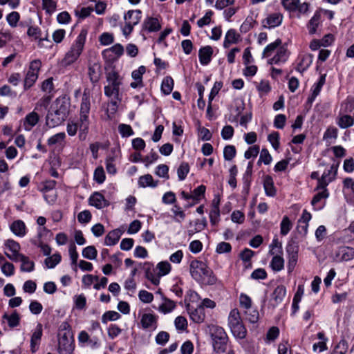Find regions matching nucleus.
Segmentation results:
<instances>
[{"label":"nucleus","mask_w":354,"mask_h":354,"mask_svg":"<svg viewBox=\"0 0 354 354\" xmlns=\"http://www.w3.org/2000/svg\"><path fill=\"white\" fill-rule=\"evenodd\" d=\"M91 109V95L87 89L84 91L82 96L80 118L77 122L69 120L67 123L66 131L70 136H74L79 129V138L84 140L88 131L89 119L88 115Z\"/></svg>","instance_id":"1"},{"label":"nucleus","mask_w":354,"mask_h":354,"mask_svg":"<svg viewBox=\"0 0 354 354\" xmlns=\"http://www.w3.org/2000/svg\"><path fill=\"white\" fill-rule=\"evenodd\" d=\"M70 105V99L66 95L57 97L47 114L46 124L50 127L60 124L67 118Z\"/></svg>","instance_id":"2"},{"label":"nucleus","mask_w":354,"mask_h":354,"mask_svg":"<svg viewBox=\"0 0 354 354\" xmlns=\"http://www.w3.org/2000/svg\"><path fill=\"white\" fill-rule=\"evenodd\" d=\"M189 272L192 277L201 284L212 285L216 279L212 275V271L203 261L192 260L189 264Z\"/></svg>","instance_id":"3"},{"label":"nucleus","mask_w":354,"mask_h":354,"mask_svg":"<svg viewBox=\"0 0 354 354\" xmlns=\"http://www.w3.org/2000/svg\"><path fill=\"white\" fill-rule=\"evenodd\" d=\"M86 36L87 30L82 29L62 59V66L67 67L78 59L84 50Z\"/></svg>","instance_id":"4"},{"label":"nucleus","mask_w":354,"mask_h":354,"mask_svg":"<svg viewBox=\"0 0 354 354\" xmlns=\"http://www.w3.org/2000/svg\"><path fill=\"white\" fill-rule=\"evenodd\" d=\"M58 337V353L59 354H72L75 349L74 337L68 322H64L61 324Z\"/></svg>","instance_id":"5"},{"label":"nucleus","mask_w":354,"mask_h":354,"mask_svg":"<svg viewBox=\"0 0 354 354\" xmlns=\"http://www.w3.org/2000/svg\"><path fill=\"white\" fill-rule=\"evenodd\" d=\"M108 84L104 86V94L111 98V103L116 106L121 101L120 86L122 84V78L115 71H111L106 74Z\"/></svg>","instance_id":"6"},{"label":"nucleus","mask_w":354,"mask_h":354,"mask_svg":"<svg viewBox=\"0 0 354 354\" xmlns=\"http://www.w3.org/2000/svg\"><path fill=\"white\" fill-rule=\"evenodd\" d=\"M209 331L212 339V346L214 351L216 353H223L227 348L228 337L225 330L216 325L208 326Z\"/></svg>","instance_id":"7"},{"label":"nucleus","mask_w":354,"mask_h":354,"mask_svg":"<svg viewBox=\"0 0 354 354\" xmlns=\"http://www.w3.org/2000/svg\"><path fill=\"white\" fill-rule=\"evenodd\" d=\"M227 321L228 326L234 337L242 339L246 337L247 330L238 309L234 308L230 311Z\"/></svg>","instance_id":"8"},{"label":"nucleus","mask_w":354,"mask_h":354,"mask_svg":"<svg viewBox=\"0 0 354 354\" xmlns=\"http://www.w3.org/2000/svg\"><path fill=\"white\" fill-rule=\"evenodd\" d=\"M141 15L142 12L140 10H129L124 14V26L122 29L124 35L128 36L132 32L133 27L140 21Z\"/></svg>","instance_id":"9"},{"label":"nucleus","mask_w":354,"mask_h":354,"mask_svg":"<svg viewBox=\"0 0 354 354\" xmlns=\"http://www.w3.org/2000/svg\"><path fill=\"white\" fill-rule=\"evenodd\" d=\"M41 62L39 59H34L30 63L28 71L24 79V89L32 87L38 78Z\"/></svg>","instance_id":"10"},{"label":"nucleus","mask_w":354,"mask_h":354,"mask_svg":"<svg viewBox=\"0 0 354 354\" xmlns=\"http://www.w3.org/2000/svg\"><path fill=\"white\" fill-rule=\"evenodd\" d=\"M299 247L297 243L293 241L289 242L286 246V252L288 254V271L292 272L295 268L298 260Z\"/></svg>","instance_id":"11"},{"label":"nucleus","mask_w":354,"mask_h":354,"mask_svg":"<svg viewBox=\"0 0 354 354\" xmlns=\"http://www.w3.org/2000/svg\"><path fill=\"white\" fill-rule=\"evenodd\" d=\"M338 165L333 164L329 169L326 170L322 177L318 179L317 187L325 188L327 185L335 180L337 173Z\"/></svg>","instance_id":"12"},{"label":"nucleus","mask_w":354,"mask_h":354,"mask_svg":"<svg viewBox=\"0 0 354 354\" xmlns=\"http://www.w3.org/2000/svg\"><path fill=\"white\" fill-rule=\"evenodd\" d=\"M283 16L280 12H273L269 14L266 19L262 21V26L265 28H274L279 26L283 21Z\"/></svg>","instance_id":"13"},{"label":"nucleus","mask_w":354,"mask_h":354,"mask_svg":"<svg viewBox=\"0 0 354 354\" xmlns=\"http://www.w3.org/2000/svg\"><path fill=\"white\" fill-rule=\"evenodd\" d=\"M90 205L97 209H102L109 205V202L105 199L104 196L98 192H94L88 198Z\"/></svg>","instance_id":"14"},{"label":"nucleus","mask_w":354,"mask_h":354,"mask_svg":"<svg viewBox=\"0 0 354 354\" xmlns=\"http://www.w3.org/2000/svg\"><path fill=\"white\" fill-rule=\"evenodd\" d=\"M142 328L145 330H156L157 328V317L151 313H145L140 319Z\"/></svg>","instance_id":"15"},{"label":"nucleus","mask_w":354,"mask_h":354,"mask_svg":"<svg viewBox=\"0 0 354 354\" xmlns=\"http://www.w3.org/2000/svg\"><path fill=\"white\" fill-rule=\"evenodd\" d=\"M335 257L337 261H348L354 259V248L347 246H342L338 248Z\"/></svg>","instance_id":"16"},{"label":"nucleus","mask_w":354,"mask_h":354,"mask_svg":"<svg viewBox=\"0 0 354 354\" xmlns=\"http://www.w3.org/2000/svg\"><path fill=\"white\" fill-rule=\"evenodd\" d=\"M146 72V68L144 66H140L137 70L133 71L131 73V77L134 82H131L130 86L133 88L138 87H143L142 75Z\"/></svg>","instance_id":"17"},{"label":"nucleus","mask_w":354,"mask_h":354,"mask_svg":"<svg viewBox=\"0 0 354 354\" xmlns=\"http://www.w3.org/2000/svg\"><path fill=\"white\" fill-rule=\"evenodd\" d=\"M190 319L195 323H203L205 319V311L203 306H198L196 308H188Z\"/></svg>","instance_id":"18"},{"label":"nucleus","mask_w":354,"mask_h":354,"mask_svg":"<svg viewBox=\"0 0 354 354\" xmlns=\"http://www.w3.org/2000/svg\"><path fill=\"white\" fill-rule=\"evenodd\" d=\"M101 74L102 67L99 63L95 62L88 65V75L92 83H97L100 79Z\"/></svg>","instance_id":"19"},{"label":"nucleus","mask_w":354,"mask_h":354,"mask_svg":"<svg viewBox=\"0 0 354 354\" xmlns=\"http://www.w3.org/2000/svg\"><path fill=\"white\" fill-rule=\"evenodd\" d=\"M288 55L287 49L284 46H279L276 55L268 60L269 64H278L281 62L283 63L288 59Z\"/></svg>","instance_id":"20"},{"label":"nucleus","mask_w":354,"mask_h":354,"mask_svg":"<svg viewBox=\"0 0 354 354\" xmlns=\"http://www.w3.org/2000/svg\"><path fill=\"white\" fill-rule=\"evenodd\" d=\"M10 228L12 232L19 237H24L27 232L26 224L21 220L13 221L10 225Z\"/></svg>","instance_id":"21"},{"label":"nucleus","mask_w":354,"mask_h":354,"mask_svg":"<svg viewBox=\"0 0 354 354\" xmlns=\"http://www.w3.org/2000/svg\"><path fill=\"white\" fill-rule=\"evenodd\" d=\"M145 277L147 279L151 281L153 285H158L160 283L159 277L156 272V269L150 263H145Z\"/></svg>","instance_id":"22"},{"label":"nucleus","mask_w":354,"mask_h":354,"mask_svg":"<svg viewBox=\"0 0 354 354\" xmlns=\"http://www.w3.org/2000/svg\"><path fill=\"white\" fill-rule=\"evenodd\" d=\"M5 246L10 251L12 252V254H6L7 255V257L11 259V260H17V257L21 255V254H19V250L20 249V245L19 244L14 241V240H12V239H8L7 240L6 242H5Z\"/></svg>","instance_id":"23"},{"label":"nucleus","mask_w":354,"mask_h":354,"mask_svg":"<svg viewBox=\"0 0 354 354\" xmlns=\"http://www.w3.org/2000/svg\"><path fill=\"white\" fill-rule=\"evenodd\" d=\"M213 54V49L210 46L201 48L198 52L199 60L202 65L208 64Z\"/></svg>","instance_id":"24"},{"label":"nucleus","mask_w":354,"mask_h":354,"mask_svg":"<svg viewBox=\"0 0 354 354\" xmlns=\"http://www.w3.org/2000/svg\"><path fill=\"white\" fill-rule=\"evenodd\" d=\"M158 181L154 180L153 176L151 174H145L141 176L138 181V186L140 187H151L155 188L158 186Z\"/></svg>","instance_id":"25"},{"label":"nucleus","mask_w":354,"mask_h":354,"mask_svg":"<svg viewBox=\"0 0 354 354\" xmlns=\"http://www.w3.org/2000/svg\"><path fill=\"white\" fill-rule=\"evenodd\" d=\"M286 295V288L284 286L280 285L277 286L271 295L272 300L274 301V305L277 306L281 303Z\"/></svg>","instance_id":"26"},{"label":"nucleus","mask_w":354,"mask_h":354,"mask_svg":"<svg viewBox=\"0 0 354 354\" xmlns=\"http://www.w3.org/2000/svg\"><path fill=\"white\" fill-rule=\"evenodd\" d=\"M2 318L3 320L7 321L8 325L10 328H15L18 326L21 319L19 314L16 310L13 311L10 315L5 313L2 316Z\"/></svg>","instance_id":"27"},{"label":"nucleus","mask_w":354,"mask_h":354,"mask_svg":"<svg viewBox=\"0 0 354 354\" xmlns=\"http://www.w3.org/2000/svg\"><path fill=\"white\" fill-rule=\"evenodd\" d=\"M143 27L149 32H156L161 28V25L157 18L147 17L144 21Z\"/></svg>","instance_id":"28"},{"label":"nucleus","mask_w":354,"mask_h":354,"mask_svg":"<svg viewBox=\"0 0 354 354\" xmlns=\"http://www.w3.org/2000/svg\"><path fill=\"white\" fill-rule=\"evenodd\" d=\"M239 35L236 33V30L234 29L229 30L225 36V39L223 41V47L225 48H227L230 45L236 44L239 41Z\"/></svg>","instance_id":"29"},{"label":"nucleus","mask_w":354,"mask_h":354,"mask_svg":"<svg viewBox=\"0 0 354 354\" xmlns=\"http://www.w3.org/2000/svg\"><path fill=\"white\" fill-rule=\"evenodd\" d=\"M121 235L122 232L118 229L111 231L105 237V245L109 246L115 245L118 242Z\"/></svg>","instance_id":"30"},{"label":"nucleus","mask_w":354,"mask_h":354,"mask_svg":"<svg viewBox=\"0 0 354 354\" xmlns=\"http://www.w3.org/2000/svg\"><path fill=\"white\" fill-rule=\"evenodd\" d=\"M176 306V303L165 297H162V302L159 306L158 310L159 312L167 314L171 313Z\"/></svg>","instance_id":"31"},{"label":"nucleus","mask_w":354,"mask_h":354,"mask_svg":"<svg viewBox=\"0 0 354 354\" xmlns=\"http://www.w3.org/2000/svg\"><path fill=\"white\" fill-rule=\"evenodd\" d=\"M317 338L320 340L319 342L315 343L313 346L314 352H322L327 350L326 342L328 339L325 337L323 332L317 333Z\"/></svg>","instance_id":"32"},{"label":"nucleus","mask_w":354,"mask_h":354,"mask_svg":"<svg viewBox=\"0 0 354 354\" xmlns=\"http://www.w3.org/2000/svg\"><path fill=\"white\" fill-rule=\"evenodd\" d=\"M39 121V116L37 113L32 111L28 113L24 120V126L26 131H30Z\"/></svg>","instance_id":"33"},{"label":"nucleus","mask_w":354,"mask_h":354,"mask_svg":"<svg viewBox=\"0 0 354 354\" xmlns=\"http://www.w3.org/2000/svg\"><path fill=\"white\" fill-rule=\"evenodd\" d=\"M16 261H20L21 262V270L22 271L29 272L34 270V262L24 254L19 255Z\"/></svg>","instance_id":"34"},{"label":"nucleus","mask_w":354,"mask_h":354,"mask_svg":"<svg viewBox=\"0 0 354 354\" xmlns=\"http://www.w3.org/2000/svg\"><path fill=\"white\" fill-rule=\"evenodd\" d=\"M263 187L266 194L268 196H274L276 194V189L274 186L273 180L271 176H266L263 180Z\"/></svg>","instance_id":"35"},{"label":"nucleus","mask_w":354,"mask_h":354,"mask_svg":"<svg viewBox=\"0 0 354 354\" xmlns=\"http://www.w3.org/2000/svg\"><path fill=\"white\" fill-rule=\"evenodd\" d=\"M321 15L319 12H315L313 17L310 19L307 28L310 35H314L317 32V28L319 24Z\"/></svg>","instance_id":"36"},{"label":"nucleus","mask_w":354,"mask_h":354,"mask_svg":"<svg viewBox=\"0 0 354 354\" xmlns=\"http://www.w3.org/2000/svg\"><path fill=\"white\" fill-rule=\"evenodd\" d=\"M245 319L249 322L255 324L259 319V314L257 309L250 307L244 310Z\"/></svg>","instance_id":"37"},{"label":"nucleus","mask_w":354,"mask_h":354,"mask_svg":"<svg viewBox=\"0 0 354 354\" xmlns=\"http://www.w3.org/2000/svg\"><path fill=\"white\" fill-rule=\"evenodd\" d=\"M326 80V75L320 76L318 82H315L312 86V96L310 98L311 101H313L315 97L319 94L322 86H324Z\"/></svg>","instance_id":"38"},{"label":"nucleus","mask_w":354,"mask_h":354,"mask_svg":"<svg viewBox=\"0 0 354 354\" xmlns=\"http://www.w3.org/2000/svg\"><path fill=\"white\" fill-rule=\"evenodd\" d=\"M270 266L275 272L282 270L284 268L283 258L279 255H274L270 263Z\"/></svg>","instance_id":"39"},{"label":"nucleus","mask_w":354,"mask_h":354,"mask_svg":"<svg viewBox=\"0 0 354 354\" xmlns=\"http://www.w3.org/2000/svg\"><path fill=\"white\" fill-rule=\"evenodd\" d=\"M281 40L277 39L274 42L268 44L263 50L262 53V57H267L270 56L272 53L281 45Z\"/></svg>","instance_id":"40"},{"label":"nucleus","mask_w":354,"mask_h":354,"mask_svg":"<svg viewBox=\"0 0 354 354\" xmlns=\"http://www.w3.org/2000/svg\"><path fill=\"white\" fill-rule=\"evenodd\" d=\"M156 269L158 270L157 274L160 279L161 277L165 276L170 272L171 266L167 261H160L157 264Z\"/></svg>","instance_id":"41"},{"label":"nucleus","mask_w":354,"mask_h":354,"mask_svg":"<svg viewBox=\"0 0 354 354\" xmlns=\"http://www.w3.org/2000/svg\"><path fill=\"white\" fill-rule=\"evenodd\" d=\"M62 257L59 253H55L50 257H47L45 261V265L48 268H54L57 264L60 263Z\"/></svg>","instance_id":"42"},{"label":"nucleus","mask_w":354,"mask_h":354,"mask_svg":"<svg viewBox=\"0 0 354 354\" xmlns=\"http://www.w3.org/2000/svg\"><path fill=\"white\" fill-rule=\"evenodd\" d=\"M292 227V223L290 218L285 216H283L280 223V233L282 236L287 235Z\"/></svg>","instance_id":"43"},{"label":"nucleus","mask_w":354,"mask_h":354,"mask_svg":"<svg viewBox=\"0 0 354 354\" xmlns=\"http://www.w3.org/2000/svg\"><path fill=\"white\" fill-rule=\"evenodd\" d=\"M174 88V80L171 77H166L163 79L161 84V91L165 95L171 93Z\"/></svg>","instance_id":"44"},{"label":"nucleus","mask_w":354,"mask_h":354,"mask_svg":"<svg viewBox=\"0 0 354 354\" xmlns=\"http://www.w3.org/2000/svg\"><path fill=\"white\" fill-rule=\"evenodd\" d=\"M316 189L319 190V192L317 194H316L314 196V197L311 201V204L313 206H315L316 204L318 203L321 200L326 199L328 196V192L326 187L318 188L317 186Z\"/></svg>","instance_id":"45"},{"label":"nucleus","mask_w":354,"mask_h":354,"mask_svg":"<svg viewBox=\"0 0 354 354\" xmlns=\"http://www.w3.org/2000/svg\"><path fill=\"white\" fill-rule=\"evenodd\" d=\"M82 254L85 259L88 260H94L97 257V251L94 246L89 245L82 250Z\"/></svg>","instance_id":"46"},{"label":"nucleus","mask_w":354,"mask_h":354,"mask_svg":"<svg viewBox=\"0 0 354 354\" xmlns=\"http://www.w3.org/2000/svg\"><path fill=\"white\" fill-rule=\"evenodd\" d=\"M353 118L348 115H344L339 117L337 120V124L342 129H346L351 127L353 124Z\"/></svg>","instance_id":"47"},{"label":"nucleus","mask_w":354,"mask_h":354,"mask_svg":"<svg viewBox=\"0 0 354 354\" xmlns=\"http://www.w3.org/2000/svg\"><path fill=\"white\" fill-rule=\"evenodd\" d=\"M205 186L203 185L194 189L193 193L191 194L192 199L194 201V203L192 205H188L187 207H191L200 201L201 197L205 194Z\"/></svg>","instance_id":"48"},{"label":"nucleus","mask_w":354,"mask_h":354,"mask_svg":"<svg viewBox=\"0 0 354 354\" xmlns=\"http://www.w3.org/2000/svg\"><path fill=\"white\" fill-rule=\"evenodd\" d=\"M223 86V84L221 82H216L211 90V92L209 95V104L207 106V111L210 109H212L211 104L213 99L215 97V96L218 93L219 91Z\"/></svg>","instance_id":"49"},{"label":"nucleus","mask_w":354,"mask_h":354,"mask_svg":"<svg viewBox=\"0 0 354 354\" xmlns=\"http://www.w3.org/2000/svg\"><path fill=\"white\" fill-rule=\"evenodd\" d=\"M171 210L174 214V218L175 221L181 223L183 221H184L185 218V214L180 206L174 205Z\"/></svg>","instance_id":"50"},{"label":"nucleus","mask_w":354,"mask_h":354,"mask_svg":"<svg viewBox=\"0 0 354 354\" xmlns=\"http://www.w3.org/2000/svg\"><path fill=\"white\" fill-rule=\"evenodd\" d=\"M312 63V57L310 55H304L301 57V61L297 65V69L299 72L306 71Z\"/></svg>","instance_id":"51"},{"label":"nucleus","mask_w":354,"mask_h":354,"mask_svg":"<svg viewBox=\"0 0 354 354\" xmlns=\"http://www.w3.org/2000/svg\"><path fill=\"white\" fill-rule=\"evenodd\" d=\"M65 138V133L60 132L50 137L47 140V143L50 146L55 145L57 144H61L62 142H64Z\"/></svg>","instance_id":"52"},{"label":"nucleus","mask_w":354,"mask_h":354,"mask_svg":"<svg viewBox=\"0 0 354 354\" xmlns=\"http://www.w3.org/2000/svg\"><path fill=\"white\" fill-rule=\"evenodd\" d=\"M189 171V165L187 162H182L177 169V174L180 180L185 179L187 174Z\"/></svg>","instance_id":"53"},{"label":"nucleus","mask_w":354,"mask_h":354,"mask_svg":"<svg viewBox=\"0 0 354 354\" xmlns=\"http://www.w3.org/2000/svg\"><path fill=\"white\" fill-rule=\"evenodd\" d=\"M169 167L167 165L165 164L159 165L156 167L155 174L160 178H163L165 179H169Z\"/></svg>","instance_id":"54"},{"label":"nucleus","mask_w":354,"mask_h":354,"mask_svg":"<svg viewBox=\"0 0 354 354\" xmlns=\"http://www.w3.org/2000/svg\"><path fill=\"white\" fill-rule=\"evenodd\" d=\"M272 156L266 149H263L260 153L259 159L257 162L258 165L263 162L265 165H269L272 162Z\"/></svg>","instance_id":"55"},{"label":"nucleus","mask_w":354,"mask_h":354,"mask_svg":"<svg viewBox=\"0 0 354 354\" xmlns=\"http://www.w3.org/2000/svg\"><path fill=\"white\" fill-rule=\"evenodd\" d=\"M56 181L54 180H48L44 181L41 185L42 187L40 188V191L42 193H48L50 192L55 191V187L56 186Z\"/></svg>","instance_id":"56"},{"label":"nucleus","mask_w":354,"mask_h":354,"mask_svg":"<svg viewBox=\"0 0 354 354\" xmlns=\"http://www.w3.org/2000/svg\"><path fill=\"white\" fill-rule=\"evenodd\" d=\"M169 334L166 331H160L156 336V343L158 345H165L169 339Z\"/></svg>","instance_id":"57"},{"label":"nucleus","mask_w":354,"mask_h":354,"mask_svg":"<svg viewBox=\"0 0 354 354\" xmlns=\"http://www.w3.org/2000/svg\"><path fill=\"white\" fill-rule=\"evenodd\" d=\"M257 89L261 95H266L271 91V86L268 80H261L257 86Z\"/></svg>","instance_id":"58"},{"label":"nucleus","mask_w":354,"mask_h":354,"mask_svg":"<svg viewBox=\"0 0 354 354\" xmlns=\"http://www.w3.org/2000/svg\"><path fill=\"white\" fill-rule=\"evenodd\" d=\"M19 19L20 15L16 11H12L6 16L7 22L11 27H16Z\"/></svg>","instance_id":"59"},{"label":"nucleus","mask_w":354,"mask_h":354,"mask_svg":"<svg viewBox=\"0 0 354 354\" xmlns=\"http://www.w3.org/2000/svg\"><path fill=\"white\" fill-rule=\"evenodd\" d=\"M236 148L233 145H227L223 149V156L226 160H232L236 156Z\"/></svg>","instance_id":"60"},{"label":"nucleus","mask_w":354,"mask_h":354,"mask_svg":"<svg viewBox=\"0 0 354 354\" xmlns=\"http://www.w3.org/2000/svg\"><path fill=\"white\" fill-rule=\"evenodd\" d=\"M118 131L122 137H129L134 134L131 127L129 124H120L118 126Z\"/></svg>","instance_id":"61"},{"label":"nucleus","mask_w":354,"mask_h":354,"mask_svg":"<svg viewBox=\"0 0 354 354\" xmlns=\"http://www.w3.org/2000/svg\"><path fill=\"white\" fill-rule=\"evenodd\" d=\"M43 8L48 14H52L56 10L57 3L54 0H42Z\"/></svg>","instance_id":"62"},{"label":"nucleus","mask_w":354,"mask_h":354,"mask_svg":"<svg viewBox=\"0 0 354 354\" xmlns=\"http://www.w3.org/2000/svg\"><path fill=\"white\" fill-rule=\"evenodd\" d=\"M93 179L99 184L102 183L105 180V173L102 167H97L93 174Z\"/></svg>","instance_id":"63"},{"label":"nucleus","mask_w":354,"mask_h":354,"mask_svg":"<svg viewBox=\"0 0 354 354\" xmlns=\"http://www.w3.org/2000/svg\"><path fill=\"white\" fill-rule=\"evenodd\" d=\"M240 306L244 310L252 307L251 298L245 293H241L239 296Z\"/></svg>","instance_id":"64"}]
</instances>
